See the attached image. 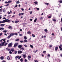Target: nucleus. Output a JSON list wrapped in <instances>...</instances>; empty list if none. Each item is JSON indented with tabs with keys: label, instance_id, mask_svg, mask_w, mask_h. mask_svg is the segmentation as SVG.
I'll return each mask as SVG.
<instances>
[{
	"label": "nucleus",
	"instance_id": "nucleus-1",
	"mask_svg": "<svg viewBox=\"0 0 62 62\" xmlns=\"http://www.w3.org/2000/svg\"><path fill=\"white\" fill-rule=\"evenodd\" d=\"M10 22V21L9 19H5L2 21H0V24L4 23L5 22L8 23V22Z\"/></svg>",
	"mask_w": 62,
	"mask_h": 62
},
{
	"label": "nucleus",
	"instance_id": "nucleus-2",
	"mask_svg": "<svg viewBox=\"0 0 62 62\" xmlns=\"http://www.w3.org/2000/svg\"><path fill=\"white\" fill-rule=\"evenodd\" d=\"M12 43H11L8 44V47L9 48H10L12 47Z\"/></svg>",
	"mask_w": 62,
	"mask_h": 62
},
{
	"label": "nucleus",
	"instance_id": "nucleus-3",
	"mask_svg": "<svg viewBox=\"0 0 62 62\" xmlns=\"http://www.w3.org/2000/svg\"><path fill=\"white\" fill-rule=\"evenodd\" d=\"M12 1H8V2L6 1L5 2V3L6 4H8V3H10L11 2H12Z\"/></svg>",
	"mask_w": 62,
	"mask_h": 62
},
{
	"label": "nucleus",
	"instance_id": "nucleus-4",
	"mask_svg": "<svg viewBox=\"0 0 62 62\" xmlns=\"http://www.w3.org/2000/svg\"><path fill=\"white\" fill-rule=\"evenodd\" d=\"M18 46V43H16L14 46V47L15 48V47H17Z\"/></svg>",
	"mask_w": 62,
	"mask_h": 62
},
{
	"label": "nucleus",
	"instance_id": "nucleus-5",
	"mask_svg": "<svg viewBox=\"0 0 62 62\" xmlns=\"http://www.w3.org/2000/svg\"><path fill=\"white\" fill-rule=\"evenodd\" d=\"M23 14H24V13H19L18 15L19 16H20L21 15H23Z\"/></svg>",
	"mask_w": 62,
	"mask_h": 62
},
{
	"label": "nucleus",
	"instance_id": "nucleus-6",
	"mask_svg": "<svg viewBox=\"0 0 62 62\" xmlns=\"http://www.w3.org/2000/svg\"><path fill=\"white\" fill-rule=\"evenodd\" d=\"M18 47L19 48H21L22 47V45H19L18 46Z\"/></svg>",
	"mask_w": 62,
	"mask_h": 62
},
{
	"label": "nucleus",
	"instance_id": "nucleus-7",
	"mask_svg": "<svg viewBox=\"0 0 62 62\" xmlns=\"http://www.w3.org/2000/svg\"><path fill=\"white\" fill-rule=\"evenodd\" d=\"M18 54H22V51H18Z\"/></svg>",
	"mask_w": 62,
	"mask_h": 62
},
{
	"label": "nucleus",
	"instance_id": "nucleus-8",
	"mask_svg": "<svg viewBox=\"0 0 62 62\" xmlns=\"http://www.w3.org/2000/svg\"><path fill=\"white\" fill-rule=\"evenodd\" d=\"M1 44H0V48H1L2 47L1 46H4V43H1Z\"/></svg>",
	"mask_w": 62,
	"mask_h": 62
},
{
	"label": "nucleus",
	"instance_id": "nucleus-9",
	"mask_svg": "<svg viewBox=\"0 0 62 62\" xmlns=\"http://www.w3.org/2000/svg\"><path fill=\"white\" fill-rule=\"evenodd\" d=\"M8 28L9 29H12V27L11 26H9L8 27Z\"/></svg>",
	"mask_w": 62,
	"mask_h": 62
},
{
	"label": "nucleus",
	"instance_id": "nucleus-10",
	"mask_svg": "<svg viewBox=\"0 0 62 62\" xmlns=\"http://www.w3.org/2000/svg\"><path fill=\"white\" fill-rule=\"evenodd\" d=\"M10 35L11 36H11H14V33H11L10 34Z\"/></svg>",
	"mask_w": 62,
	"mask_h": 62
},
{
	"label": "nucleus",
	"instance_id": "nucleus-11",
	"mask_svg": "<svg viewBox=\"0 0 62 62\" xmlns=\"http://www.w3.org/2000/svg\"><path fill=\"white\" fill-rule=\"evenodd\" d=\"M26 55L25 54H23V56L24 57L23 58L24 59L26 57Z\"/></svg>",
	"mask_w": 62,
	"mask_h": 62
},
{
	"label": "nucleus",
	"instance_id": "nucleus-12",
	"mask_svg": "<svg viewBox=\"0 0 62 62\" xmlns=\"http://www.w3.org/2000/svg\"><path fill=\"white\" fill-rule=\"evenodd\" d=\"M3 12L4 13H5L6 12V10L5 9V8H4V9L3 10Z\"/></svg>",
	"mask_w": 62,
	"mask_h": 62
},
{
	"label": "nucleus",
	"instance_id": "nucleus-13",
	"mask_svg": "<svg viewBox=\"0 0 62 62\" xmlns=\"http://www.w3.org/2000/svg\"><path fill=\"white\" fill-rule=\"evenodd\" d=\"M0 59H1V60H3L4 59V57L3 56H1Z\"/></svg>",
	"mask_w": 62,
	"mask_h": 62
},
{
	"label": "nucleus",
	"instance_id": "nucleus-14",
	"mask_svg": "<svg viewBox=\"0 0 62 62\" xmlns=\"http://www.w3.org/2000/svg\"><path fill=\"white\" fill-rule=\"evenodd\" d=\"M7 59L8 60H10V58H9V56L7 57Z\"/></svg>",
	"mask_w": 62,
	"mask_h": 62
},
{
	"label": "nucleus",
	"instance_id": "nucleus-15",
	"mask_svg": "<svg viewBox=\"0 0 62 62\" xmlns=\"http://www.w3.org/2000/svg\"><path fill=\"white\" fill-rule=\"evenodd\" d=\"M17 51H16L14 52V54H17Z\"/></svg>",
	"mask_w": 62,
	"mask_h": 62
},
{
	"label": "nucleus",
	"instance_id": "nucleus-16",
	"mask_svg": "<svg viewBox=\"0 0 62 62\" xmlns=\"http://www.w3.org/2000/svg\"><path fill=\"white\" fill-rule=\"evenodd\" d=\"M3 41H4V42H2V43H3V44H4V43H6V42L5 41V39H4L3 40Z\"/></svg>",
	"mask_w": 62,
	"mask_h": 62
},
{
	"label": "nucleus",
	"instance_id": "nucleus-17",
	"mask_svg": "<svg viewBox=\"0 0 62 62\" xmlns=\"http://www.w3.org/2000/svg\"><path fill=\"white\" fill-rule=\"evenodd\" d=\"M14 35H16V36H17V35H18V33L16 32L14 33Z\"/></svg>",
	"mask_w": 62,
	"mask_h": 62
},
{
	"label": "nucleus",
	"instance_id": "nucleus-18",
	"mask_svg": "<svg viewBox=\"0 0 62 62\" xmlns=\"http://www.w3.org/2000/svg\"><path fill=\"white\" fill-rule=\"evenodd\" d=\"M10 37H11V36H10L9 35L7 39H9V38H10Z\"/></svg>",
	"mask_w": 62,
	"mask_h": 62
},
{
	"label": "nucleus",
	"instance_id": "nucleus-19",
	"mask_svg": "<svg viewBox=\"0 0 62 62\" xmlns=\"http://www.w3.org/2000/svg\"><path fill=\"white\" fill-rule=\"evenodd\" d=\"M44 31H45V32H46V33H47V31H48V30H47V29H45L44 30Z\"/></svg>",
	"mask_w": 62,
	"mask_h": 62
},
{
	"label": "nucleus",
	"instance_id": "nucleus-20",
	"mask_svg": "<svg viewBox=\"0 0 62 62\" xmlns=\"http://www.w3.org/2000/svg\"><path fill=\"white\" fill-rule=\"evenodd\" d=\"M37 18H36V19H35L34 20V22H36L37 21Z\"/></svg>",
	"mask_w": 62,
	"mask_h": 62
},
{
	"label": "nucleus",
	"instance_id": "nucleus-21",
	"mask_svg": "<svg viewBox=\"0 0 62 62\" xmlns=\"http://www.w3.org/2000/svg\"><path fill=\"white\" fill-rule=\"evenodd\" d=\"M7 50V51H10V49L8 48H6Z\"/></svg>",
	"mask_w": 62,
	"mask_h": 62
},
{
	"label": "nucleus",
	"instance_id": "nucleus-22",
	"mask_svg": "<svg viewBox=\"0 0 62 62\" xmlns=\"http://www.w3.org/2000/svg\"><path fill=\"white\" fill-rule=\"evenodd\" d=\"M11 51H12V52H14V48H13L12 49Z\"/></svg>",
	"mask_w": 62,
	"mask_h": 62
},
{
	"label": "nucleus",
	"instance_id": "nucleus-23",
	"mask_svg": "<svg viewBox=\"0 0 62 62\" xmlns=\"http://www.w3.org/2000/svg\"><path fill=\"white\" fill-rule=\"evenodd\" d=\"M20 61L21 62H22L23 60V58H21V59H20Z\"/></svg>",
	"mask_w": 62,
	"mask_h": 62
},
{
	"label": "nucleus",
	"instance_id": "nucleus-24",
	"mask_svg": "<svg viewBox=\"0 0 62 62\" xmlns=\"http://www.w3.org/2000/svg\"><path fill=\"white\" fill-rule=\"evenodd\" d=\"M20 39H16L15 41H19Z\"/></svg>",
	"mask_w": 62,
	"mask_h": 62
},
{
	"label": "nucleus",
	"instance_id": "nucleus-25",
	"mask_svg": "<svg viewBox=\"0 0 62 62\" xmlns=\"http://www.w3.org/2000/svg\"><path fill=\"white\" fill-rule=\"evenodd\" d=\"M19 21H16L15 22V23H19Z\"/></svg>",
	"mask_w": 62,
	"mask_h": 62
},
{
	"label": "nucleus",
	"instance_id": "nucleus-26",
	"mask_svg": "<svg viewBox=\"0 0 62 62\" xmlns=\"http://www.w3.org/2000/svg\"><path fill=\"white\" fill-rule=\"evenodd\" d=\"M19 56H17L15 57V58L16 59H17L18 57H19Z\"/></svg>",
	"mask_w": 62,
	"mask_h": 62
},
{
	"label": "nucleus",
	"instance_id": "nucleus-27",
	"mask_svg": "<svg viewBox=\"0 0 62 62\" xmlns=\"http://www.w3.org/2000/svg\"><path fill=\"white\" fill-rule=\"evenodd\" d=\"M57 49H58V47H56L55 48V50H56V51H57Z\"/></svg>",
	"mask_w": 62,
	"mask_h": 62
},
{
	"label": "nucleus",
	"instance_id": "nucleus-28",
	"mask_svg": "<svg viewBox=\"0 0 62 62\" xmlns=\"http://www.w3.org/2000/svg\"><path fill=\"white\" fill-rule=\"evenodd\" d=\"M24 50L25 49L23 47H22L20 49V50Z\"/></svg>",
	"mask_w": 62,
	"mask_h": 62
},
{
	"label": "nucleus",
	"instance_id": "nucleus-29",
	"mask_svg": "<svg viewBox=\"0 0 62 62\" xmlns=\"http://www.w3.org/2000/svg\"><path fill=\"white\" fill-rule=\"evenodd\" d=\"M28 57L29 58H31V55H28Z\"/></svg>",
	"mask_w": 62,
	"mask_h": 62
},
{
	"label": "nucleus",
	"instance_id": "nucleus-30",
	"mask_svg": "<svg viewBox=\"0 0 62 62\" xmlns=\"http://www.w3.org/2000/svg\"><path fill=\"white\" fill-rule=\"evenodd\" d=\"M20 2L19 1H16V4H19Z\"/></svg>",
	"mask_w": 62,
	"mask_h": 62
},
{
	"label": "nucleus",
	"instance_id": "nucleus-31",
	"mask_svg": "<svg viewBox=\"0 0 62 62\" xmlns=\"http://www.w3.org/2000/svg\"><path fill=\"white\" fill-rule=\"evenodd\" d=\"M0 25H1L2 26H4V24H0Z\"/></svg>",
	"mask_w": 62,
	"mask_h": 62
},
{
	"label": "nucleus",
	"instance_id": "nucleus-32",
	"mask_svg": "<svg viewBox=\"0 0 62 62\" xmlns=\"http://www.w3.org/2000/svg\"><path fill=\"white\" fill-rule=\"evenodd\" d=\"M28 34H31V32L30 31H28Z\"/></svg>",
	"mask_w": 62,
	"mask_h": 62
},
{
	"label": "nucleus",
	"instance_id": "nucleus-33",
	"mask_svg": "<svg viewBox=\"0 0 62 62\" xmlns=\"http://www.w3.org/2000/svg\"><path fill=\"white\" fill-rule=\"evenodd\" d=\"M32 37H35V35L33 34H32Z\"/></svg>",
	"mask_w": 62,
	"mask_h": 62
},
{
	"label": "nucleus",
	"instance_id": "nucleus-34",
	"mask_svg": "<svg viewBox=\"0 0 62 62\" xmlns=\"http://www.w3.org/2000/svg\"><path fill=\"white\" fill-rule=\"evenodd\" d=\"M7 44H8V43H6L5 44H4V46H6V45H7Z\"/></svg>",
	"mask_w": 62,
	"mask_h": 62
},
{
	"label": "nucleus",
	"instance_id": "nucleus-35",
	"mask_svg": "<svg viewBox=\"0 0 62 62\" xmlns=\"http://www.w3.org/2000/svg\"><path fill=\"white\" fill-rule=\"evenodd\" d=\"M2 34H3V33L2 32H1L0 33V36H2Z\"/></svg>",
	"mask_w": 62,
	"mask_h": 62
},
{
	"label": "nucleus",
	"instance_id": "nucleus-36",
	"mask_svg": "<svg viewBox=\"0 0 62 62\" xmlns=\"http://www.w3.org/2000/svg\"><path fill=\"white\" fill-rule=\"evenodd\" d=\"M3 32H4V33H6L7 32V31H3Z\"/></svg>",
	"mask_w": 62,
	"mask_h": 62
},
{
	"label": "nucleus",
	"instance_id": "nucleus-37",
	"mask_svg": "<svg viewBox=\"0 0 62 62\" xmlns=\"http://www.w3.org/2000/svg\"><path fill=\"white\" fill-rule=\"evenodd\" d=\"M27 41V40L26 39H25V40H24L23 41V42H26Z\"/></svg>",
	"mask_w": 62,
	"mask_h": 62
},
{
	"label": "nucleus",
	"instance_id": "nucleus-38",
	"mask_svg": "<svg viewBox=\"0 0 62 62\" xmlns=\"http://www.w3.org/2000/svg\"><path fill=\"white\" fill-rule=\"evenodd\" d=\"M53 21H54V22H55L56 21V20H55V19L54 18L53 19Z\"/></svg>",
	"mask_w": 62,
	"mask_h": 62
},
{
	"label": "nucleus",
	"instance_id": "nucleus-39",
	"mask_svg": "<svg viewBox=\"0 0 62 62\" xmlns=\"http://www.w3.org/2000/svg\"><path fill=\"white\" fill-rule=\"evenodd\" d=\"M10 15H9L8 16V18H9L10 17Z\"/></svg>",
	"mask_w": 62,
	"mask_h": 62
},
{
	"label": "nucleus",
	"instance_id": "nucleus-40",
	"mask_svg": "<svg viewBox=\"0 0 62 62\" xmlns=\"http://www.w3.org/2000/svg\"><path fill=\"white\" fill-rule=\"evenodd\" d=\"M52 17V16H50L48 17V18H51Z\"/></svg>",
	"mask_w": 62,
	"mask_h": 62
},
{
	"label": "nucleus",
	"instance_id": "nucleus-41",
	"mask_svg": "<svg viewBox=\"0 0 62 62\" xmlns=\"http://www.w3.org/2000/svg\"><path fill=\"white\" fill-rule=\"evenodd\" d=\"M24 39H27V38L25 36L24 37Z\"/></svg>",
	"mask_w": 62,
	"mask_h": 62
},
{
	"label": "nucleus",
	"instance_id": "nucleus-42",
	"mask_svg": "<svg viewBox=\"0 0 62 62\" xmlns=\"http://www.w3.org/2000/svg\"><path fill=\"white\" fill-rule=\"evenodd\" d=\"M30 46L31 48H33V46L32 45H30Z\"/></svg>",
	"mask_w": 62,
	"mask_h": 62
},
{
	"label": "nucleus",
	"instance_id": "nucleus-43",
	"mask_svg": "<svg viewBox=\"0 0 62 62\" xmlns=\"http://www.w3.org/2000/svg\"><path fill=\"white\" fill-rule=\"evenodd\" d=\"M21 57H22V56H19L18 58V59H20Z\"/></svg>",
	"mask_w": 62,
	"mask_h": 62
},
{
	"label": "nucleus",
	"instance_id": "nucleus-44",
	"mask_svg": "<svg viewBox=\"0 0 62 62\" xmlns=\"http://www.w3.org/2000/svg\"><path fill=\"white\" fill-rule=\"evenodd\" d=\"M1 30H4L5 29H4V28H1Z\"/></svg>",
	"mask_w": 62,
	"mask_h": 62
},
{
	"label": "nucleus",
	"instance_id": "nucleus-45",
	"mask_svg": "<svg viewBox=\"0 0 62 62\" xmlns=\"http://www.w3.org/2000/svg\"><path fill=\"white\" fill-rule=\"evenodd\" d=\"M27 60L25 59V62H27Z\"/></svg>",
	"mask_w": 62,
	"mask_h": 62
},
{
	"label": "nucleus",
	"instance_id": "nucleus-46",
	"mask_svg": "<svg viewBox=\"0 0 62 62\" xmlns=\"http://www.w3.org/2000/svg\"><path fill=\"white\" fill-rule=\"evenodd\" d=\"M34 3L35 4H37V2H34Z\"/></svg>",
	"mask_w": 62,
	"mask_h": 62
},
{
	"label": "nucleus",
	"instance_id": "nucleus-47",
	"mask_svg": "<svg viewBox=\"0 0 62 62\" xmlns=\"http://www.w3.org/2000/svg\"><path fill=\"white\" fill-rule=\"evenodd\" d=\"M9 53L10 54H12V52H11V51H9Z\"/></svg>",
	"mask_w": 62,
	"mask_h": 62
},
{
	"label": "nucleus",
	"instance_id": "nucleus-48",
	"mask_svg": "<svg viewBox=\"0 0 62 62\" xmlns=\"http://www.w3.org/2000/svg\"><path fill=\"white\" fill-rule=\"evenodd\" d=\"M9 5V4H7L5 5V6H8V5Z\"/></svg>",
	"mask_w": 62,
	"mask_h": 62
},
{
	"label": "nucleus",
	"instance_id": "nucleus-49",
	"mask_svg": "<svg viewBox=\"0 0 62 62\" xmlns=\"http://www.w3.org/2000/svg\"><path fill=\"white\" fill-rule=\"evenodd\" d=\"M37 51H38V50H36L34 52V53H37Z\"/></svg>",
	"mask_w": 62,
	"mask_h": 62
},
{
	"label": "nucleus",
	"instance_id": "nucleus-50",
	"mask_svg": "<svg viewBox=\"0 0 62 62\" xmlns=\"http://www.w3.org/2000/svg\"><path fill=\"white\" fill-rule=\"evenodd\" d=\"M35 62H38V60H35Z\"/></svg>",
	"mask_w": 62,
	"mask_h": 62
},
{
	"label": "nucleus",
	"instance_id": "nucleus-51",
	"mask_svg": "<svg viewBox=\"0 0 62 62\" xmlns=\"http://www.w3.org/2000/svg\"><path fill=\"white\" fill-rule=\"evenodd\" d=\"M24 46H25V48H26V47H27V46L25 45H24Z\"/></svg>",
	"mask_w": 62,
	"mask_h": 62
},
{
	"label": "nucleus",
	"instance_id": "nucleus-52",
	"mask_svg": "<svg viewBox=\"0 0 62 62\" xmlns=\"http://www.w3.org/2000/svg\"><path fill=\"white\" fill-rule=\"evenodd\" d=\"M36 9H37L38 10H39V8H36Z\"/></svg>",
	"mask_w": 62,
	"mask_h": 62
},
{
	"label": "nucleus",
	"instance_id": "nucleus-53",
	"mask_svg": "<svg viewBox=\"0 0 62 62\" xmlns=\"http://www.w3.org/2000/svg\"><path fill=\"white\" fill-rule=\"evenodd\" d=\"M60 3H62V0H60L59 1Z\"/></svg>",
	"mask_w": 62,
	"mask_h": 62
},
{
	"label": "nucleus",
	"instance_id": "nucleus-54",
	"mask_svg": "<svg viewBox=\"0 0 62 62\" xmlns=\"http://www.w3.org/2000/svg\"><path fill=\"white\" fill-rule=\"evenodd\" d=\"M21 9L22 11H23L24 10V9H23V8H22Z\"/></svg>",
	"mask_w": 62,
	"mask_h": 62
},
{
	"label": "nucleus",
	"instance_id": "nucleus-55",
	"mask_svg": "<svg viewBox=\"0 0 62 62\" xmlns=\"http://www.w3.org/2000/svg\"><path fill=\"white\" fill-rule=\"evenodd\" d=\"M45 4H46V5H49V3H45Z\"/></svg>",
	"mask_w": 62,
	"mask_h": 62
},
{
	"label": "nucleus",
	"instance_id": "nucleus-56",
	"mask_svg": "<svg viewBox=\"0 0 62 62\" xmlns=\"http://www.w3.org/2000/svg\"><path fill=\"white\" fill-rule=\"evenodd\" d=\"M28 60H30V58L28 57Z\"/></svg>",
	"mask_w": 62,
	"mask_h": 62
},
{
	"label": "nucleus",
	"instance_id": "nucleus-57",
	"mask_svg": "<svg viewBox=\"0 0 62 62\" xmlns=\"http://www.w3.org/2000/svg\"><path fill=\"white\" fill-rule=\"evenodd\" d=\"M47 56L48 57H49V56L50 57V55L49 54H48L47 55Z\"/></svg>",
	"mask_w": 62,
	"mask_h": 62
},
{
	"label": "nucleus",
	"instance_id": "nucleus-58",
	"mask_svg": "<svg viewBox=\"0 0 62 62\" xmlns=\"http://www.w3.org/2000/svg\"><path fill=\"white\" fill-rule=\"evenodd\" d=\"M46 53V51H44L43 52V53L44 54H45V53Z\"/></svg>",
	"mask_w": 62,
	"mask_h": 62
},
{
	"label": "nucleus",
	"instance_id": "nucleus-59",
	"mask_svg": "<svg viewBox=\"0 0 62 62\" xmlns=\"http://www.w3.org/2000/svg\"><path fill=\"white\" fill-rule=\"evenodd\" d=\"M2 10V8H1L0 9V12H1Z\"/></svg>",
	"mask_w": 62,
	"mask_h": 62
},
{
	"label": "nucleus",
	"instance_id": "nucleus-60",
	"mask_svg": "<svg viewBox=\"0 0 62 62\" xmlns=\"http://www.w3.org/2000/svg\"><path fill=\"white\" fill-rule=\"evenodd\" d=\"M12 11H10V12H9V14H10V13H12Z\"/></svg>",
	"mask_w": 62,
	"mask_h": 62
},
{
	"label": "nucleus",
	"instance_id": "nucleus-61",
	"mask_svg": "<svg viewBox=\"0 0 62 62\" xmlns=\"http://www.w3.org/2000/svg\"><path fill=\"white\" fill-rule=\"evenodd\" d=\"M50 47H52L53 46V45H50Z\"/></svg>",
	"mask_w": 62,
	"mask_h": 62
},
{
	"label": "nucleus",
	"instance_id": "nucleus-62",
	"mask_svg": "<svg viewBox=\"0 0 62 62\" xmlns=\"http://www.w3.org/2000/svg\"><path fill=\"white\" fill-rule=\"evenodd\" d=\"M40 20H42V17H40Z\"/></svg>",
	"mask_w": 62,
	"mask_h": 62
},
{
	"label": "nucleus",
	"instance_id": "nucleus-63",
	"mask_svg": "<svg viewBox=\"0 0 62 62\" xmlns=\"http://www.w3.org/2000/svg\"><path fill=\"white\" fill-rule=\"evenodd\" d=\"M60 55L61 56V57H62V54H60Z\"/></svg>",
	"mask_w": 62,
	"mask_h": 62
},
{
	"label": "nucleus",
	"instance_id": "nucleus-64",
	"mask_svg": "<svg viewBox=\"0 0 62 62\" xmlns=\"http://www.w3.org/2000/svg\"><path fill=\"white\" fill-rule=\"evenodd\" d=\"M19 36H22V34H20L19 35Z\"/></svg>",
	"mask_w": 62,
	"mask_h": 62
}]
</instances>
